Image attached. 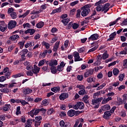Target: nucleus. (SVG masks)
<instances>
[{"instance_id": "f257e3e1", "label": "nucleus", "mask_w": 127, "mask_h": 127, "mask_svg": "<svg viewBox=\"0 0 127 127\" xmlns=\"http://www.w3.org/2000/svg\"><path fill=\"white\" fill-rule=\"evenodd\" d=\"M91 6H92V5H91V4H87L81 8V15L82 16H87V15H88L89 13H90L91 11V10H90V7H91Z\"/></svg>"}, {"instance_id": "f03ea898", "label": "nucleus", "mask_w": 127, "mask_h": 127, "mask_svg": "<svg viewBox=\"0 0 127 127\" xmlns=\"http://www.w3.org/2000/svg\"><path fill=\"white\" fill-rule=\"evenodd\" d=\"M103 100V97H100L97 99H93L92 100V105H93V106H95L94 108H99V106L100 105V103H101V102H102V100Z\"/></svg>"}, {"instance_id": "7ed1b4c3", "label": "nucleus", "mask_w": 127, "mask_h": 127, "mask_svg": "<svg viewBox=\"0 0 127 127\" xmlns=\"http://www.w3.org/2000/svg\"><path fill=\"white\" fill-rule=\"evenodd\" d=\"M73 56L74 58L75 62H77L78 61H83V59L80 58L79 53L77 52H74L73 53Z\"/></svg>"}, {"instance_id": "20e7f679", "label": "nucleus", "mask_w": 127, "mask_h": 127, "mask_svg": "<svg viewBox=\"0 0 127 127\" xmlns=\"http://www.w3.org/2000/svg\"><path fill=\"white\" fill-rule=\"evenodd\" d=\"M110 5L111 4L109 3H106L103 5L102 12L103 11L104 13H107L110 10Z\"/></svg>"}, {"instance_id": "39448f33", "label": "nucleus", "mask_w": 127, "mask_h": 127, "mask_svg": "<svg viewBox=\"0 0 127 127\" xmlns=\"http://www.w3.org/2000/svg\"><path fill=\"white\" fill-rule=\"evenodd\" d=\"M40 112L39 109H33L29 112V115L32 118H33L34 116H37V115H38Z\"/></svg>"}, {"instance_id": "423d86ee", "label": "nucleus", "mask_w": 127, "mask_h": 127, "mask_svg": "<svg viewBox=\"0 0 127 127\" xmlns=\"http://www.w3.org/2000/svg\"><path fill=\"white\" fill-rule=\"evenodd\" d=\"M16 26V22L13 20H11L9 22L8 24V29H12Z\"/></svg>"}, {"instance_id": "0eeeda50", "label": "nucleus", "mask_w": 127, "mask_h": 127, "mask_svg": "<svg viewBox=\"0 0 127 127\" xmlns=\"http://www.w3.org/2000/svg\"><path fill=\"white\" fill-rule=\"evenodd\" d=\"M7 28V25L4 23V22H1L0 24V30L1 32H4Z\"/></svg>"}, {"instance_id": "6e6552de", "label": "nucleus", "mask_w": 127, "mask_h": 127, "mask_svg": "<svg viewBox=\"0 0 127 127\" xmlns=\"http://www.w3.org/2000/svg\"><path fill=\"white\" fill-rule=\"evenodd\" d=\"M68 97L69 94L68 93H63L60 95L59 99L61 101H64V100L67 99Z\"/></svg>"}, {"instance_id": "1a4fd4ad", "label": "nucleus", "mask_w": 127, "mask_h": 127, "mask_svg": "<svg viewBox=\"0 0 127 127\" xmlns=\"http://www.w3.org/2000/svg\"><path fill=\"white\" fill-rule=\"evenodd\" d=\"M94 73V70L93 69H89L87 70L84 73V77L85 78H87V77H89V76H91V75H93Z\"/></svg>"}, {"instance_id": "9d476101", "label": "nucleus", "mask_w": 127, "mask_h": 127, "mask_svg": "<svg viewBox=\"0 0 127 127\" xmlns=\"http://www.w3.org/2000/svg\"><path fill=\"white\" fill-rule=\"evenodd\" d=\"M71 124L69 122H66L65 123L64 121L62 120L60 122V127H70Z\"/></svg>"}, {"instance_id": "9b49d317", "label": "nucleus", "mask_w": 127, "mask_h": 127, "mask_svg": "<svg viewBox=\"0 0 127 127\" xmlns=\"http://www.w3.org/2000/svg\"><path fill=\"white\" fill-rule=\"evenodd\" d=\"M50 67H55L57 65H58V61L56 60H52L49 63Z\"/></svg>"}, {"instance_id": "f8f14e48", "label": "nucleus", "mask_w": 127, "mask_h": 127, "mask_svg": "<svg viewBox=\"0 0 127 127\" xmlns=\"http://www.w3.org/2000/svg\"><path fill=\"white\" fill-rule=\"evenodd\" d=\"M98 38H99V34H94L91 35L89 38H88V40L89 41L97 40Z\"/></svg>"}, {"instance_id": "ddd939ff", "label": "nucleus", "mask_w": 127, "mask_h": 127, "mask_svg": "<svg viewBox=\"0 0 127 127\" xmlns=\"http://www.w3.org/2000/svg\"><path fill=\"white\" fill-rule=\"evenodd\" d=\"M32 92V89L29 88H25L23 90V93L24 95H30Z\"/></svg>"}, {"instance_id": "4468645a", "label": "nucleus", "mask_w": 127, "mask_h": 127, "mask_svg": "<svg viewBox=\"0 0 127 127\" xmlns=\"http://www.w3.org/2000/svg\"><path fill=\"white\" fill-rule=\"evenodd\" d=\"M27 52H28V50L25 49H23L20 53H19V54L21 56L22 58H24V57H25V55L27 54Z\"/></svg>"}, {"instance_id": "2eb2a0df", "label": "nucleus", "mask_w": 127, "mask_h": 127, "mask_svg": "<svg viewBox=\"0 0 127 127\" xmlns=\"http://www.w3.org/2000/svg\"><path fill=\"white\" fill-rule=\"evenodd\" d=\"M39 71H40V67L37 66L36 64H34V68L32 69V71L34 74H37L38 73H39Z\"/></svg>"}, {"instance_id": "dca6fc26", "label": "nucleus", "mask_w": 127, "mask_h": 127, "mask_svg": "<svg viewBox=\"0 0 127 127\" xmlns=\"http://www.w3.org/2000/svg\"><path fill=\"white\" fill-rule=\"evenodd\" d=\"M25 33L27 34V33H30V35H33L35 33V30L34 29H28L25 31Z\"/></svg>"}, {"instance_id": "f3484780", "label": "nucleus", "mask_w": 127, "mask_h": 127, "mask_svg": "<svg viewBox=\"0 0 127 127\" xmlns=\"http://www.w3.org/2000/svg\"><path fill=\"white\" fill-rule=\"evenodd\" d=\"M111 116H112V113L110 111H106L104 113L103 118L107 120L109 117H111Z\"/></svg>"}, {"instance_id": "a211bd4d", "label": "nucleus", "mask_w": 127, "mask_h": 127, "mask_svg": "<svg viewBox=\"0 0 127 127\" xmlns=\"http://www.w3.org/2000/svg\"><path fill=\"white\" fill-rule=\"evenodd\" d=\"M76 111L74 110H70L67 112V115L69 117H74Z\"/></svg>"}, {"instance_id": "6ab92c4d", "label": "nucleus", "mask_w": 127, "mask_h": 127, "mask_svg": "<svg viewBox=\"0 0 127 127\" xmlns=\"http://www.w3.org/2000/svg\"><path fill=\"white\" fill-rule=\"evenodd\" d=\"M108 1V0H100L98 2H96L95 3V6H97V5H100V4H104Z\"/></svg>"}, {"instance_id": "aec40b11", "label": "nucleus", "mask_w": 127, "mask_h": 127, "mask_svg": "<svg viewBox=\"0 0 127 127\" xmlns=\"http://www.w3.org/2000/svg\"><path fill=\"white\" fill-rule=\"evenodd\" d=\"M60 44V42H57L55 43V45L54 47L53 51L55 52H57V51L58 50V48H59V45Z\"/></svg>"}, {"instance_id": "412c9836", "label": "nucleus", "mask_w": 127, "mask_h": 127, "mask_svg": "<svg viewBox=\"0 0 127 127\" xmlns=\"http://www.w3.org/2000/svg\"><path fill=\"white\" fill-rule=\"evenodd\" d=\"M29 12H30V10H27L24 14H21L19 15V18H24L27 15L29 14Z\"/></svg>"}, {"instance_id": "4be33fe9", "label": "nucleus", "mask_w": 127, "mask_h": 127, "mask_svg": "<svg viewBox=\"0 0 127 127\" xmlns=\"http://www.w3.org/2000/svg\"><path fill=\"white\" fill-rule=\"evenodd\" d=\"M10 109V105L5 104L3 107V112H8V111H9Z\"/></svg>"}, {"instance_id": "5701e85b", "label": "nucleus", "mask_w": 127, "mask_h": 127, "mask_svg": "<svg viewBox=\"0 0 127 127\" xmlns=\"http://www.w3.org/2000/svg\"><path fill=\"white\" fill-rule=\"evenodd\" d=\"M77 107L79 110H83L84 109V105L82 102H79L77 103Z\"/></svg>"}, {"instance_id": "b1692460", "label": "nucleus", "mask_w": 127, "mask_h": 127, "mask_svg": "<svg viewBox=\"0 0 127 127\" xmlns=\"http://www.w3.org/2000/svg\"><path fill=\"white\" fill-rule=\"evenodd\" d=\"M51 90L54 93H58V92H60V87L59 86L55 87L52 88Z\"/></svg>"}, {"instance_id": "393cba45", "label": "nucleus", "mask_w": 127, "mask_h": 127, "mask_svg": "<svg viewBox=\"0 0 127 127\" xmlns=\"http://www.w3.org/2000/svg\"><path fill=\"white\" fill-rule=\"evenodd\" d=\"M62 8L61 7H60L59 8H57L55 9H54L52 12L51 13V14H54L57 12H61V9Z\"/></svg>"}, {"instance_id": "a878e982", "label": "nucleus", "mask_w": 127, "mask_h": 127, "mask_svg": "<svg viewBox=\"0 0 127 127\" xmlns=\"http://www.w3.org/2000/svg\"><path fill=\"white\" fill-rule=\"evenodd\" d=\"M36 26L37 28H42V27L44 26V22L43 21H40L36 25Z\"/></svg>"}, {"instance_id": "bb28decb", "label": "nucleus", "mask_w": 127, "mask_h": 127, "mask_svg": "<svg viewBox=\"0 0 127 127\" xmlns=\"http://www.w3.org/2000/svg\"><path fill=\"white\" fill-rule=\"evenodd\" d=\"M117 35V33L116 32H113L109 36V38L108 39V41H111V40H113L114 38H115V36Z\"/></svg>"}, {"instance_id": "cd10ccee", "label": "nucleus", "mask_w": 127, "mask_h": 127, "mask_svg": "<svg viewBox=\"0 0 127 127\" xmlns=\"http://www.w3.org/2000/svg\"><path fill=\"white\" fill-rule=\"evenodd\" d=\"M34 42H29L25 44V48H28V47L34 46Z\"/></svg>"}, {"instance_id": "c85d7f7f", "label": "nucleus", "mask_w": 127, "mask_h": 127, "mask_svg": "<svg viewBox=\"0 0 127 127\" xmlns=\"http://www.w3.org/2000/svg\"><path fill=\"white\" fill-rule=\"evenodd\" d=\"M109 54H108L107 51H106L102 55L103 60H106L107 58H109Z\"/></svg>"}, {"instance_id": "c756f323", "label": "nucleus", "mask_w": 127, "mask_h": 127, "mask_svg": "<svg viewBox=\"0 0 127 127\" xmlns=\"http://www.w3.org/2000/svg\"><path fill=\"white\" fill-rule=\"evenodd\" d=\"M87 81L88 83H92V82H95L96 78L92 76H90L87 78Z\"/></svg>"}, {"instance_id": "7c9ffc66", "label": "nucleus", "mask_w": 127, "mask_h": 127, "mask_svg": "<svg viewBox=\"0 0 127 127\" xmlns=\"http://www.w3.org/2000/svg\"><path fill=\"white\" fill-rule=\"evenodd\" d=\"M102 104H107V103H108V102H109V101L112 100V98L110 97H108L106 99H102Z\"/></svg>"}, {"instance_id": "2f4dec72", "label": "nucleus", "mask_w": 127, "mask_h": 127, "mask_svg": "<svg viewBox=\"0 0 127 127\" xmlns=\"http://www.w3.org/2000/svg\"><path fill=\"white\" fill-rule=\"evenodd\" d=\"M69 21H70V19L68 18L66 19H63L62 20V22H63L64 25H67L69 23Z\"/></svg>"}, {"instance_id": "473e14b6", "label": "nucleus", "mask_w": 127, "mask_h": 127, "mask_svg": "<svg viewBox=\"0 0 127 127\" xmlns=\"http://www.w3.org/2000/svg\"><path fill=\"white\" fill-rule=\"evenodd\" d=\"M120 19H121V17L118 18L114 21L110 22L109 24V26H113V25H115V24H116L117 23V22H118V21H119V20H120Z\"/></svg>"}, {"instance_id": "72a5a7b5", "label": "nucleus", "mask_w": 127, "mask_h": 127, "mask_svg": "<svg viewBox=\"0 0 127 127\" xmlns=\"http://www.w3.org/2000/svg\"><path fill=\"white\" fill-rule=\"evenodd\" d=\"M23 76H24V74H23V73H19L13 75L12 78H15L16 79V78H19V77H21Z\"/></svg>"}, {"instance_id": "f704fd0d", "label": "nucleus", "mask_w": 127, "mask_h": 127, "mask_svg": "<svg viewBox=\"0 0 127 127\" xmlns=\"http://www.w3.org/2000/svg\"><path fill=\"white\" fill-rule=\"evenodd\" d=\"M102 110H103V111H108V110H111V106L109 104H106L103 107Z\"/></svg>"}, {"instance_id": "c9c22d12", "label": "nucleus", "mask_w": 127, "mask_h": 127, "mask_svg": "<svg viewBox=\"0 0 127 127\" xmlns=\"http://www.w3.org/2000/svg\"><path fill=\"white\" fill-rule=\"evenodd\" d=\"M97 11H103V5L99 4L96 7Z\"/></svg>"}, {"instance_id": "e433bc0d", "label": "nucleus", "mask_w": 127, "mask_h": 127, "mask_svg": "<svg viewBox=\"0 0 127 127\" xmlns=\"http://www.w3.org/2000/svg\"><path fill=\"white\" fill-rule=\"evenodd\" d=\"M10 39L13 41L14 40H16V39H18L19 38V36L18 35H14L10 37Z\"/></svg>"}, {"instance_id": "4c0bfd02", "label": "nucleus", "mask_w": 127, "mask_h": 127, "mask_svg": "<svg viewBox=\"0 0 127 127\" xmlns=\"http://www.w3.org/2000/svg\"><path fill=\"white\" fill-rule=\"evenodd\" d=\"M101 92L103 91H98L96 93H94L93 94L94 99H97V98H98V97H99V96L101 95Z\"/></svg>"}, {"instance_id": "58836bf2", "label": "nucleus", "mask_w": 127, "mask_h": 127, "mask_svg": "<svg viewBox=\"0 0 127 127\" xmlns=\"http://www.w3.org/2000/svg\"><path fill=\"white\" fill-rule=\"evenodd\" d=\"M54 113H55V110H54V109L53 108L49 109L47 112V114L49 115H53V114H54Z\"/></svg>"}, {"instance_id": "ea45409f", "label": "nucleus", "mask_w": 127, "mask_h": 127, "mask_svg": "<svg viewBox=\"0 0 127 127\" xmlns=\"http://www.w3.org/2000/svg\"><path fill=\"white\" fill-rule=\"evenodd\" d=\"M113 72L115 76H118V75H119V73L120 72V70H119V69L117 68H114Z\"/></svg>"}, {"instance_id": "a19ab883", "label": "nucleus", "mask_w": 127, "mask_h": 127, "mask_svg": "<svg viewBox=\"0 0 127 127\" xmlns=\"http://www.w3.org/2000/svg\"><path fill=\"white\" fill-rule=\"evenodd\" d=\"M98 47H99L98 45L95 46V47H94L92 49H90L88 51V53H90V52H94V51H95V50H97V49L98 48Z\"/></svg>"}, {"instance_id": "79ce46f5", "label": "nucleus", "mask_w": 127, "mask_h": 127, "mask_svg": "<svg viewBox=\"0 0 127 127\" xmlns=\"http://www.w3.org/2000/svg\"><path fill=\"white\" fill-rule=\"evenodd\" d=\"M78 94L79 95H80V96H83V95H86V90H85V89H81L78 92Z\"/></svg>"}, {"instance_id": "37998d69", "label": "nucleus", "mask_w": 127, "mask_h": 127, "mask_svg": "<svg viewBox=\"0 0 127 127\" xmlns=\"http://www.w3.org/2000/svg\"><path fill=\"white\" fill-rule=\"evenodd\" d=\"M42 105L45 106H48V105H49V102H48V100L45 99L43 100Z\"/></svg>"}, {"instance_id": "c03bdc74", "label": "nucleus", "mask_w": 127, "mask_h": 127, "mask_svg": "<svg viewBox=\"0 0 127 127\" xmlns=\"http://www.w3.org/2000/svg\"><path fill=\"white\" fill-rule=\"evenodd\" d=\"M46 62V61L45 60H43L40 61L38 64L39 67H41V66H43V65L45 64Z\"/></svg>"}, {"instance_id": "a18cd8bd", "label": "nucleus", "mask_w": 127, "mask_h": 127, "mask_svg": "<svg viewBox=\"0 0 127 127\" xmlns=\"http://www.w3.org/2000/svg\"><path fill=\"white\" fill-rule=\"evenodd\" d=\"M13 87H16V82H12L11 83H9L8 85V88H13Z\"/></svg>"}, {"instance_id": "49530a36", "label": "nucleus", "mask_w": 127, "mask_h": 127, "mask_svg": "<svg viewBox=\"0 0 127 127\" xmlns=\"http://www.w3.org/2000/svg\"><path fill=\"white\" fill-rule=\"evenodd\" d=\"M0 92H1V93H8V92H9V91L8 90V88H1L0 89Z\"/></svg>"}, {"instance_id": "de8ad7c7", "label": "nucleus", "mask_w": 127, "mask_h": 127, "mask_svg": "<svg viewBox=\"0 0 127 127\" xmlns=\"http://www.w3.org/2000/svg\"><path fill=\"white\" fill-rule=\"evenodd\" d=\"M21 114V112H20V106H18L16 108V115L18 116V115H20Z\"/></svg>"}, {"instance_id": "09e8293b", "label": "nucleus", "mask_w": 127, "mask_h": 127, "mask_svg": "<svg viewBox=\"0 0 127 127\" xmlns=\"http://www.w3.org/2000/svg\"><path fill=\"white\" fill-rule=\"evenodd\" d=\"M31 124H32V121L31 120H29L27 122L25 127H31Z\"/></svg>"}, {"instance_id": "8fccbe9b", "label": "nucleus", "mask_w": 127, "mask_h": 127, "mask_svg": "<svg viewBox=\"0 0 127 127\" xmlns=\"http://www.w3.org/2000/svg\"><path fill=\"white\" fill-rule=\"evenodd\" d=\"M119 78V81H120V82L123 81V80H124V78H125V73L120 74Z\"/></svg>"}, {"instance_id": "3c124183", "label": "nucleus", "mask_w": 127, "mask_h": 127, "mask_svg": "<svg viewBox=\"0 0 127 127\" xmlns=\"http://www.w3.org/2000/svg\"><path fill=\"white\" fill-rule=\"evenodd\" d=\"M43 45H44L46 48V49H49L50 47V45L47 43H46L45 41L42 43Z\"/></svg>"}, {"instance_id": "603ef678", "label": "nucleus", "mask_w": 127, "mask_h": 127, "mask_svg": "<svg viewBox=\"0 0 127 127\" xmlns=\"http://www.w3.org/2000/svg\"><path fill=\"white\" fill-rule=\"evenodd\" d=\"M10 16L12 18V19H15L16 18V13L15 12H13L10 14Z\"/></svg>"}, {"instance_id": "864d4df0", "label": "nucleus", "mask_w": 127, "mask_h": 127, "mask_svg": "<svg viewBox=\"0 0 127 127\" xmlns=\"http://www.w3.org/2000/svg\"><path fill=\"white\" fill-rule=\"evenodd\" d=\"M88 99H89V96H88V95H85L83 97V100L84 102V103H86L87 104V103L88 102Z\"/></svg>"}, {"instance_id": "5fc2aeb1", "label": "nucleus", "mask_w": 127, "mask_h": 127, "mask_svg": "<svg viewBox=\"0 0 127 127\" xmlns=\"http://www.w3.org/2000/svg\"><path fill=\"white\" fill-rule=\"evenodd\" d=\"M51 71L53 74L56 73V67L55 66H51Z\"/></svg>"}, {"instance_id": "6e6d98bb", "label": "nucleus", "mask_w": 127, "mask_h": 127, "mask_svg": "<svg viewBox=\"0 0 127 127\" xmlns=\"http://www.w3.org/2000/svg\"><path fill=\"white\" fill-rule=\"evenodd\" d=\"M79 3V0H75L74 1H73L70 3V5L71 6H74V5H76V4H78Z\"/></svg>"}, {"instance_id": "4d7b16f0", "label": "nucleus", "mask_w": 127, "mask_h": 127, "mask_svg": "<svg viewBox=\"0 0 127 127\" xmlns=\"http://www.w3.org/2000/svg\"><path fill=\"white\" fill-rule=\"evenodd\" d=\"M121 25H122V26L127 25V18L124 20V21L121 23Z\"/></svg>"}, {"instance_id": "13d9d810", "label": "nucleus", "mask_w": 127, "mask_h": 127, "mask_svg": "<svg viewBox=\"0 0 127 127\" xmlns=\"http://www.w3.org/2000/svg\"><path fill=\"white\" fill-rule=\"evenodd\" d=\"M77 88H78V89H80V90H83L84 89H85V86L83 85H81V84H78L76 86Z\"/></svg>"}, {"instance_id": "bf43d9fd", "label": "nucleus", "mask_w": 127, "mask_h": 127, "mask_svg": "<svg viewBox=\"0 0 127 127\" xmlns=\"http://www.w3.org/2000/svg\"><path fill=\"white\" fill-rule=\"evenodd\" d=\"M72 26L73 29H77L79 27V25L77 23H73L72 24Z\"/></svg>"}, {"instance_id": "052dcab7", "label": "nucleus", "mask_w": 127, "mask_h": 127, "mask_svg": "<svg viewBox=\"0 0 127 127\" xmlns=\"http://www.w3.org/2000/svg\"><path fill=\"white\" fill-rule=\"evenodd\" d=\"M101 64V61L97 60V61L93 63L94 66H99Z\"/></svg>"}, {"instance_id": "680f3d73", "label": "nucleus", "mask_w": 127, "mask_h": 127, "mask_svg": "<svg viewBox=\"0 0 127 127\" xmlns=\"http://www.w3.org/2000/svg\"><path fill=\"white\" fill-rule=\"evenodd\" d=\"M6 80V78L4 76H2L0 77V82H4Z\"/></svg>"}, {"instance_id": "e2e57ef3", "label": "nucleus", "mask_w": 127, "mask_h": 127, "mask_svg": "<svg viewBox=\"0 0 127 127\" xmlns=\"http://www.w3.org/2000/svg\"><path fill=\"white\" fill-rule=\"evenodd\" d=\"M42 120V117L41 116H37L35 117L36 122H40Z\"/></svg>"}, {"instance_id": "0e129e2a", "label": "nucleus", "mask_w": 127, "mask_h": 127, "mask_svg": "<svg viewBox=\"0 0 127 127\" xmlns=\"http://www.w3.org/2000/svg\"><path fill=\"white\" fill-rule=\"evenodd\" d=\"M18 44L20 46V49H22L24 46V42H19Z\"/></svg>"}, {"instance_id": "69168bd1", "label": "nucleus", "mask_w": 127, "mask_h": 127, "mask_svg": "<svg viewBox=\"0 0 127 127\" xmlns=\"http://www.w3.org/2000/svg\"><path fill=\"white\" fill-rule=\"evenodd\" d=\"M40 12H41V10H33L32 11V12L31 13V14H36L37 13H40Z\"/></svg>"}, {"instance_id": "338daca9", "label": "nucleus", "mask_w": 127, "mask_h": 127, "mask_svg": "<svg viewBox=\"0 0 127 127\" xmlns=\"http://www.w3.org/2000/svg\"><path fill=\"white\" fill-rule=\"evenodd\" d=\"M10 72L8 71L5 74V76H6V79H9L10 78Z\"/></svg>"}, {"instance_id": "774afa93", "label": "nucleus", "mask_w": 127, "mask_h": 127, "mask_svg": "<svg viewBox=\"0 0 127 127\" xmlns=\"http://www.w3.org/2000/svg\"><path fill=\"white\" fill-rule=\"evenodd\" d=\"M123 101L125 103V102H126L127 101V94H124V95L123 96Z\"/></svg>"}]
</instances>
